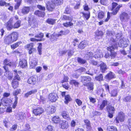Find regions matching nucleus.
I'll return each mask as SVG.
<instances>
[{"mask_svg":"<svg viewBox=\"0 0 131 131\" xmlns=\"http://www.w3.org/2000/svg\"><path fill=\"white\" fill-rule=\"evenodd\" d=\"M63 0H52L51 2H49L47 4V8L49 11H52L54 8L55 4L59 5L62 4Z\"/></svg>","mask_w":131,"mask_h":131,"instance_id":"obj_1","label":"nucleus"},{"mask_svg":"<svg viewBox=\"0 0 131 131\" xmlns=\"http://www.w3.org/2000/svg\"><path fill=\"white\" fill-rule=\"evenodd\" d=\"M129 43L128 39L127 38H124L120 40L118 45L120 47H126L128 45Z\"/></svg>","mask_w":131,"mask_h":131,"instance_id":"obj_2","label":"nucleus"},{"mask_svg":"<svg viewBox=\"0 0 131 131\" xmlns=\"http://www.w3.org/2000/svg\"><path fill=\"white\" fill-rule=\"evenodd\" d=\"M4 64L5 66L3 67L4 69L5 70L6 72H8V70L7 67L9 66L10 67H13L14 66L15 64L13 62H11L10 60H7L5 59L4 61Z\"/></svg>","mask_w":131,"mask_h":131,"instance_id":"obj_3","label":"nucleus"},{"mask_svg":"<svg viewBox=\"0 0 131 131\" xmlns=\"http://www.w3.org/2000/svg\"><path fill=\"white\" fill-rule=\"evenodd\" d=\"M117 45H114V46L113 45L107 48L108 50L110 51L111 52L110 56L111 58H113L115 57L116 53V52H114V50L115 49L117 48Z\"/></svg>","mask_w":131,"mask_h":131,"instance_id":"obj_4","label":"nucleus"},{"mask_svg":"<svg viewBox=\"0 0 131 131\" xmlns=\"http://www.w3.org/2000/svg\"><path fill=\"white\" fill-rule=\"evenodd\" d=\"M34 44L33 43H30L27 45L26 47L29 50L28 53L29 54H31L35 53L36 52V49L33 48Z\"/></svg>","mask_w":131,"mask_h":131,"instance_id":"obj_5","label":"nucleus"},{"mask_svg":"<svg viewBox=\"0 0 131 131\" xmlns=\"http://www.w3.org/2000/svg\"><path fill=\"white\" fill-rule=\"evenodd\" d=\"M43 108L40 107L34 108L33 111V113L36 116H40L43 112Z\"/></svg>","mask_w":131,"mask_h":131,"instance_id":"obj_6","label":"nucleus"},{"mask_svg":"<svg viewBox=\"0 0 131 131\" xmlns=\"http://www.w3.org/2000/svg\"><path fill=\"white\" fill-rule=\"evenodd\" d=\"M125 117V116L124 113L122 112H120L115 120L116 123H119V121L121 122L123 121Z\"/></svg>","mask_w":131,"mask_h":131,"instance_id":"obj_7","label":"nucleus"},{"mask_svg":"<svg viewBox=\"0 0 131 131\" xmlns=\"http://www.w3.org/2000/svg\"><path fill=\"white\" fill-rule=\"evenodd\" d=\"M48 98L50 101L52 102H54L57 99L58 97L56 93H52L49 94Z\"/></svg>","mask_w":131,"mask_h":131,"instance_id":"obj_8","label":"nucleus"},{"mask_svg":"<svg viewBox=\"0 0 131 131\" xmlns=\"http://www.w3.org/2000/svg\"><path fill=\"white\" fill-rule=\"evenodd\" d=\"M30 68H34L37 65L38 60L35 58H30L29 59Z\"/></svg>","mask_w":131,"mask_h":131,"instance_id":"obj_9","label":"nucleus"},{"mask_svg":"<svg viewBox=\"0 0 131 131\" xmlns=\"http://www.w3.org/2000/svg\"><path fill=\"white\" fill-rule=\"evenodd\" d=\"M13 18H11L8 22L5 24L4 26L8 30H10L12 29L13 26L12 25Z\"/></svg>","mask_w":131,"mask_h":131,"instance_id":"obj_10","label":"nucleus"},{"mask_svg":"<svg viewBox=\"0 0 131 131\" xmlns=\"http://www.w3.org/2000/svg\"><path fill=\"white\" fill-rule=\"evenodd\" d=\"M28 22L29 24L32 26V27L34 28L36 26V22L33 16L31 15L29 17Z\"/></svg>","mask_w":131,"mask_h":131,"instance_id":"obj_11","label":"nucleus"},{"mask_svg":"<svg viewBox=\"0 0 131 131\" xmlns=\"http://www.w3.org/2000/svg\"><path fill=\"white\" fill-rule=\"evenodd\" d=\"M117 5V4L116 3H112V10H113V14L114 15L116 14L121 7L120 6L118 5L117 6V7L115 8L116 6Z\"/></svg>","mask_w":131,"mask_h":131,"instance_id":"obj_12","label":"nucleus"},{"mask_svg":"<svg viewBox=\"0 0 131 131\" xmlns=\"http://www.w3.org/2000/svg\"><path fill=\"white\" fill-rule=\"evenodd\" d=\"M12 100L10 99L5 98L2 99V104L4 106L10 105L12 104Z\"/></svg>","mask_w":131,"mask_h":131,"instance_id":"obj_13","label":"nucleus"},{"mask_svg":"<svg viewBox=\"0 0 131 131\" xmlns=\"http://www.w3.org/2000/svg\"><path fill=\"white\" fill-rule=\"evenodd\" d=\"M4 42L6 44L9 45L12 43V41L9 35H6L4 37Z\"/></svg>","mask_w":131,"mask_h":131,"instance_id":"obj_14","label":"nucleus"},{"mask_svg":"<svg viewBox=\"0 0 131 131\" xmlns=\"http://www.w3.org/2000/svg\"><path fill=\"white\" fill-rule=\"evenodd\" d=\"M59 123L61 128L62 129H66L68 128L69 125L67 122L65 121L61 120Z\"/></svg>","mask_w":131,"mask_h":131,"instance_id":"obj_15","label":"nucleus"},{"mask_svg":"<svg viewBox=\"0 0 131 131\" xmlns=\"http://www.w3.org/2000/svg\"><path fill=\"white\" fill-rule=\"evenodd\" d=\"M20 67L22 68L26 67L27 66V63L26 60L24 58L20 59L19 63Z\"/></svg>","mask_w":131,"mask_h":131,"instance_id":"obj_16","label":"nucleus"},{"mask_svg":"<svg viewBox=\"0 0 131 131\" xmlns=\"http://www.w3.org/2000/svg\"><path fill=\"white\" fill-rule=\"evenodd\" d=\"M13 42L16 41L18 39V33L17 32H13L9 34Z\"/></svg>","mask_w":131,"mask_h":131,"instance_id":"obj_17","label":"nucleus"},{"mask_svg":"<svg viewBox=\"0 0 131 131\" xmlns=\"http://www.w3.org/2000/svg\"><path fill=\"white\" fill-rule=\"evenodd\" d=\"M84 86L87 87V88L89 91L92 92L94 89V84L93 83H88L83 84Z\"/></svg>","mask_w":131,"mask_h":131,"instance_id":"obj_18","label":"nucleus"},{"mask_svg":"<svg viewBox=\"0 0 131 131\" xmlns=\"http://www.w3.org/2000/svg\"><path fill=\"white\" fill-rule=\"evenodd\" d=\"M120 19L122 21H126L129 19V16L126 13L123 12L120 15Z\"/></svg>","mask_w":131,"mask_h":131,"instance_id":"obj_19","label":"nucleus"},{"mask_svg":"<svg viewBox=\"0 0 131 131\" xmlns=\"http://www.w3.org/2000/svg\"><path fill=\"white\" fill-rule=\"evenodd\" d=\"M30 10V9L29 7H25L21 10V12L23 14L25 15L28 13Z\"/></svg>","mask_w":131,"mask_h":131,"instance_id":"obj_20","label":"nucleus"},{"mask_svg":"<svg viewBox=\"0 0 131 131\" xmlns=\"http://www.w3.org/2000/svg\"><path fill=\"white\" fill-rule=\"evenodd\" d=\"M47 111L48 112L51 114H53L56 111L55 107L53 106H50L48 107Z\"/></svg>","mask_w":131,"mask_h":131,"instance_id":"obj_21","label":"nucleus"},{"mask_svg":"<svg viewBox=\"0 0 131 131\" xmlns=\"http://www.w3.org/2000/svg\"><path fill=\"white\" fill-rule=\"evenodd\" d=\"M91 79L89 77H82L81 80L82 82L84 83H86L88 82H90L91 81Z\"/></svg>","mask_w":131,"mask_h":131,"instance_id":"obj_22","label":"nucleus"},{"mask_svg":"<svg viewBox=\"0 0 131 131\" xmlns=\"http://www.w3.org/2000/svg\"><path fill=\"white\" fill-rule=\"evenodd\" d=\"M100 70L102 72L104 73L105 71L107 69L106 64L102 62L100 65Z\"/></svg>","mask_w":131,"mask_h":131,"instance_id":"obj_23","label":"nucleus"},{"mask_svg":"<svg viewBox=\"0 0 131 131\" xmlns=\"http://www.w3.org/2000/svg\"><path fill=\"white\" fill-rule=\"evenodd\" d=\"M61 18L62 20H69L71 21H72L73 19L72 16H68L64 15L61 16Z\"/></svg>","mask_w":131,"mask_h":131,"instance_id":"obj_24","label":"nucleus"},{"mask_svg":"<svg viewBox=\"0 0 131 131\" xmlns=\"http://www.w3.org/2000/svg\"><path fill=\"white\" fill-rule=\"evenodd\" d=\"M35 14L39 17H44L45 13L44 12H42L39 10H37L35 12Z\"/></svg>","mask_w":131,"mask_h":131,"instance_id":"obj_25","label":"nucleus"},{"mask_svg":"<svg viewBox=\"0 0 131 131\" xmlns=\"http://www.w3.org/2000/svg\"><path fill=\"white\" fill-rule=\"evenodd\" d=\"M52 121L54 123H57L60 122L61 121L59 117L58 116H55L52 118Z\"/></svg>","mask_w":131,"mask_h":131,"instance_id":"obj_26","label":"nucleus"},{"mask_svg":"<svg viewBox=\"0 0 131 131\" xmlns=\"http://www.w3.org/2000/svg\"><path fill=\"white\" fill-rule=\"evenodd\" d=\"M87 42V41H82L79 45V47L81 49H83L85 47L86 45H88Z\"/></svg>","mask_w":131,"mask_h":131,"instance_id":"obj_27","label":"nucleus"},{"mask_svg":"<svg viewBox=\"0 0 131 131\" xmlns=\"http://www.w3.org/2000/svg\"><path fill=\"white\" fill-rule=\"evenodd\" d=\"M103 55L101 52L100 51L97 50L95 52V54L94 55V57L95 58H98L102 57H103Z\"/></svg>","mask_w":131,"mask_h":131,"instance_id":"obj_28","label":"nucleus"},{"mask_svg":"<svg viewBox=\"0 0 131 131\" xmlns=\"http://www.w3.org/2000/svg\"><path fill=\"white\" fill-rule=\"evenodd\" d=\"M36 79L32 77L29 78L28 81V83L31 84H35L36 82Z\"/></svg>","mask_w":131,"mask_h":131,"instance_id":"obj_29","label":"nucleus"},{"mask_svg":"<svg viewBox=\"0 0 131 131\" xmlns=\"http://www.w3.org/2000/svg\"><path fill=\"white\" fill-rule=\"evenodd\" d=\"M56 20L51 18L48 19L46 20V22L48 24L53 25L54 24L56 23Z\"/></svg>","mask_w":131,"mask_h":131,"instance_id":"obj_30","label":"nucleus"},{"mask_svg":"<svg viewBox=\"0 0 131 131\" xmlns=\"http://www.w3.org/2000/svg\"><path fill=\"white\" fill-rule=\"evenodd\" d=\"M69 84L71 85H73L75 87H78L79 84V82L76 80H72L70 81Z\"/></svg>","mask_w":131,"mask_h":131,"instance_id":"obj_31","label":"nucleus"},{"mask_svg":"<svg viewBox=\"0 0 131 131\" xmlns=\"http://www.w3.org/2000/svg\"><path fill=\"white\" fill-rule=\"evenodd\" d=\"M114 75L113 73L110 72L105 76V78L108 80L114 78Z\"/></svg>","mask_w":131,"mask_h":131,"instance_id":"obj_32","label":"nucleus"},{"mask_svg":"<svg viewBox=\"0 0 131 131\" xmlns=\"http://www.w3.org/2000/svg\"><path fill=\"white\" fill-rule=\"evenodd\" d=\"M12 86L14 88L16 89L18 87V82L15 81V80L14 79L12 82Z\"/></svg>","mask_w":131,"mask_h":131,"instance_id":"obj_33","label":"nucleus"},{"mask_svg":"<svg viewBox=\"0 0 131 131\" xmlns=\"http://www.w3.org/2000/svg\"><path fill=\"white\" fill-rule=\"evenodd\" d=\"M62 115L64 118L68 120L69 119V114L65 111H63L62 113Z\"/></svg>","mask_w":131,"mask_h":131,"instance_id":"obj_34","label":"nucleus"},{"mask_svg":"<svg viewBox=\"0 0 131 131\" xmlns=\"http://www.w3.org/2000/svg\"><path fill=\"white\" fill-rule=\"evenodd\" d=\"M21 42L20 41L18 42L11 45L12 48L14 49L18 47L21 43Z\"/></svg>","mask_w":131,"mask_h":131,"instance_id":"obj_35","label":"nucleus"},{"mask_svg":"<svg viewBox=\"0 0 131 131\" xmlns=\"http://www.w3.org/2000/svg\"><path fill=\"white\" fill-rule=\"evenodd\" d=\"M21 22L20 20H18L14 24L13 27L14 28H17L20 26Z\"/></svg>","mask_w":131,"mask_h":131,"instance_id":"obj_36","label":"nucleus"},{"mask_svg":"<svg viewBox=\"0 0 131 131\" xmlns=\"http://www.w3.org/2000/svg\"><path fill=\"white\" fill-rule=\"evenodd\" d=\"M77 60L79 63L81 64H84L86 62V60H85L80 58H78Z\"/></svg>","mask_w":131,"mask_h":131,"instance_id":"obj_37","label":"nucleus"},{"mask_svg":"<svg viewBox=\"0 0 131 131\" xmlns=\"http://www.w3.org/2000/svg\"><path fill=\"white\" fill-rule=\"evenodd\" d=\"M65 101L64 102L66 104H68V102L70 101L71 100L70 96L69 95H67L65 96Z\"/></svg>","mask_w":131,"mask_h":131,"instance_id":"obj_38","label":"nucleus"},{"mask_svg":"<svg viewBox=\"0 0 131 131\" xmlns=\"http://www.w3.org/2000/svg\"><path fill=\"white\" fill-rule=\"evenodd\" d=\"M107 131H117L116 127L113 126L107 127Z\"/></svg>","mask_w":131,"mask_h":131,"instance_id":"obj_39","label":"nucleus"},{"mask_svg":"<svg viewBox=\"0 0 131 131\" xmlns=\"http://www.w3.org/2000/svg\"><path fill=\"white\" fill-rule=\"evenodd\" d=\"M107 110L108 112H113L115 111L114 107L111 105H109L107 107Z\"/></svg>","mask_w":131,"mask_h":131,"instance_id":"obj_40","label":"nucleus"},{"mask_svg":"<svg viewBox=\"0 0 131 131\" xmlns=\"http://www.w3.org/2000/svg\"><path fill=\"white\" fill-rule=\"evenodd\" d=\"M107 101L106 100H104L102 102V104L100 105V108L101 110H102L104 107L106 105Z\"/></svg>","mask_w":131,"mask_h":131,"instance_id":"obj_41","label":"nucleus"},{"mask_svg":"<svg viewBox=\"0 0 131 131\" xmlns=\"http://www.w3.org/2000/svg\"><path fill=\"white\" fill-rule=\"evenodd\" d=\"M9 5V3H7L4 0H1L0 1V6H5L7 7Z\"/></svg>","mask_w":131,"mask_h":131,"instance_id":"obj_42","label":"nucleus"},{"mask_svg":"<svg viewBox=\"0 0 131 131\" xmlns=\"http://www.w3.org/2000/svg\"><path fill=\"white\" fill-rule=\"evenodd\" d=\"M117 91L116 90H112L111 93V96L114 97L117 96Z\"/></svg>","mask_w":131,"mask_h":131,"instance_id":"obj_43","label":"nucleus"},{"mask_svg":"<svg viewBox=\"0 0 131 131\" xmlns=\"http://www.w3.org/2000/svg\"><path fill=\"white\" fill-rule=\"evenodd\" d=\"M95 79L96 80L99 81H102L103 80V76L101 74H100L99 75L95 77Z\"/></svg>","mask_w":131,"mask_h":131,"instance_id":"obj_44","label":"nucleus"},{"mask_svg":"<svg viewBox=\"0 0 131 131\" xmlns=\"http://www.w3.org/2000/svg\"><path fill=\"white\" fill-rule=\"evenodd\" d=\"M71 21L69 22H66L63 24V25L65 27H67L73 25V24L71 22Z\"/></svg>","mask_w":131,"mask_h":131,"instance_id":"obj_45","label":"nucleus"},{"mask_svg":"<svg viewBox=\"0 0 131 131\" xmlns=\"http://www.w3.org/2000/svg\"><path fill=\"white\" fill-rule=\"evenodd\" d=\"M96 36H102L103 34V32L101 31H97L95 33Z\"/></svg>","mask_w":131,"mask_h":131,"instance_id":"obj_46","label":"nucleus"},{"mask_svg":"<svg viewBox=\"0 0 131 131\" xmlns=\"http://www.w3.org/2000/svg\"><path fill=\"white\" fill-rule=\"evenodd\" d=\"M123 101L125 102H130L131 101V96L130 95H128L124 97L123 99Z\"/></svg>","mask_w":131,"mask_h":131,"instance_id":"obj_47","label":"nucleus"},{"mask_svg":"<svg viewBox=\"0 0 131 131\" xmlns=\"http://www.w3.org/2000/svg\"><path fill=\"white\" fill-rule=\"evenodd\" d=\"M14 71L15 72V78L14 79L15 80V81L17 80H20V78L19 76L17 74V70H14Z\"/></svg>","mask_w":131,"mask_h":131,"instance_id":"obj_48","label":"nucleus"},{"mask_svg":"<svg viewBox=\"0 0 131 131\" xmlns=\"http://www.w3.org/2000/svg\"><path fill=\"white\" fill-rule=\"evenodd\" d=\"M26 115L24 113H20L19 116V119L22 120L26 117Z\"/></svg>","mask_w":131,"mask_h":131,"instance_id":"obj_49","label":"nucleus"},{"mask_svg":"<svg viewBox=\"0 0 131 131\" xmlns=\"http://www.w3.org/2000/svg\"><path fill=\"white\" fill-rule=\"evenodd\" d=\"M106 34L108 36H110L111 38L113 37V36L115 35L114 31L111 32L108 31L106 32Z\"/></svg>","mask_w":131,"mask_h":131,"instance_id":"obj_50","label":"nucleus"},{"mask_svg":"<svg viewBox=\"0 0 131 131\" xmlns=\"http://www.w3.org/2000/svg\"><path fill=\"white\" fill-rule=\"evenodd\" d=\"M82 13L83 14V16L86 20H88L90 17V13L88 12L86 13H84L83 12H82Z\"/></svg>","mask_w":131,"mask_h":131,"instance_id":"obj_51","label":"nucleus"},{"mask_svg":"<svg viewBox=\"0 0 131 131\" xmlns=\"http://www.w3.org/2000/svg\"><path fill=\"white\" fill-rule=\"evenodd\" d=\"M53 127L50 125L47 126L46 128L45 131H53Z\"/></svg>","mask_w":131,"mask_h":131,"instance_id":"obj_52","label":"nucleus"},{"mask_svg":"<svg viewBox=\"0 0 131 131\" xmlns=\"http://www.w3.org/2000/svg\"><path fill=\"white\" fill-rule=\"evenodd\" d=\"M104 16V13L102 11H100L99 13L98 17L99 18L102 19V18Z\"/></svg>","mask_w":131,"mask_h":131,"instance_id":"obj_53","label":"nucleus"},{"mask_svg":"<svg viewBox=\"0 0 131 131\" xmlns=\"http://www.w3.org/2000/svg\"><path fill=\"white\" fill-rule=\"evenodd\" d=\"M15 101L12 106L13 108H15L17 103L18 97L17 96H15Z\"/></svg>","mask_w":131,"mask_h":131,"instance_id":"obj_54","label":"nucleus"},{"mask_svg":"<svg viewBox=\"0 0 131 131\" xmlns=\"http://www.w3.org/2000/svg\"><path fill=\"white\" fill-rule=\"evenodd\" d=\"M89 63L92 65L96 66L97 64V62L93 60H91L89 61Z\"/></svg>","mask_w":131,"mask_h":131,"instance_id":"obj_55","label":"nucleus"},{"mask_svg":"<svg viewBox=\"0 0 131 131\" xmlns=\"http://www.w3.org/2000/svg\"><path fill=\"white\" fill-rule=\"evenodd\" d=\"M75 101L78 106H80L82 105V102L80 99H76Z\"/></svg>","mask_w":131,"mask_h":131,"instance_id":"obj_56","label":"nucleus"},{"mask_svg":"<svg viewBox=\"0 0 131 131\" xmlns=\"http://www.w3.org/2000/svg\"><path fill=\"white\" fill-rule=\"evenodd\" d=\"M37 7L39 9L43 12H44L45 10V7L44 6H42L41 5H38Z\"/></svg>","mask_w":131,"mask_h":131,"instance_id":"obj_57","label":"nucleus"},{"mask_svg":"<svg viewBox=\"0 0 131 131\" xmlns=\"http://www.w3.org/2000/svg\"><path fill=\"white\" fill-rule=\"evenodd\" d=\"M3 124L6 128H8L10 123L7 121L6 120L3 121Z\"/></svg>","mask_w":131,"mask_h":131,"instance_id":"obj_58","label":"nucleus"},{"mask_svg":"<svg viewBox=\"0 0 131 131\" xmlns=\"http://www.w3.org/2000/svg\"><path fill=\"white\" fill-rule=\"evenodd\" d=\"M68 79L69 78L68 77L64 76L63 80L61 81V83H63L64 82H67L68 81Z\"/></svg>","mask_w":131,"mask_h":131,"instance_id":"obj_59","label":"nucleus"},{"mask_svg":"<svg viewBox=\"0 0 131 131\" xmlns=\"http://www.w3.org/2000/svg\"><path fill=\"white\" fill-rule=\"evenodd\" d=\"M21 91V90L20 89H17L15 91H14L13 93V95L16 96L18 94L20 93Z\"/></svg>","mask_w":131,"mask_h":131,"instance_id":"obj_60","label":"nucleus"},{"mask_svg":"<svg viewBox=\"0 0 131 131\" xmlns=\"http://www.w3.org/2000/svg\"><path fill=\"white\" fill-rule=\"evenodd\" d=\"M86 57H91L93 56V54L92 52H88L87 54L85 55Z\"/></svg>","mask_w":131,"mask_h":131,"instance_id":"obj_61","label":"nucleus"},{"mask_svg":"<svg viewBox=\"0 0 131 131\" xmlns=\"http://www.w3.org/2000/svg\"><path fill=\"white\" fill-rule=\"evenodd\" d=\"M17 124H14L13 125L10 129L13 131L17 129Z\"/></svg>","mask_w":131,"mask_h":131,"instance_id":"obj_62","label":"nucleus"},{"mask_svg":"<svg viewBox=\"0 0 131 131\" xmlns=\"http://www.w3.org/2000/svg\"><path fill=\"white\" fill-rule=\"evenodd\" d=\"M43 37V33H41L39 35H37L35 36V37L37 38H42Z\"/></svg>","mask_w":131,"mask_h":131,"instance_id":"obj_63","label":"nucleus"},{"mask_svg":"<svg viewBox=\"0 0 131 131\" xmlns=\"http://www.w3.org/2000/svg\"><path fill=\"white\" fill-rule=\"evenodd\" d=\"M63 31H61L58 34L56 35V36L57 37L62 36L63 35H64L63 33Z\"/></svg>","mask_w":131,"mask_h":131,"instance_id":"obj_64","label":"nucleus"}]
</instances>
